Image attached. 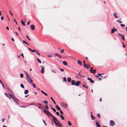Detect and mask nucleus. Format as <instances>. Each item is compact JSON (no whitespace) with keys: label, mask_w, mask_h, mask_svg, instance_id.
<instances>
[{"label":"nucleus","mask_w":127,"mask_h":127,"mask_svg":"<svg viewBox=\"0 0 127 127\" xmlns=\"http://www.w3.org/2000/svg\"><path fill=\"white\" fill-rule=\"evenodd\" d=\"M56 114L58 116H59V113L58 112H56Z\"/></svg>","instance_id":"nucleus-56"},{"label":"nucleus","mask_w":127,"mask_h":127,"mask_svg":"<svg viewBox=\"0 0 127 127\" xmlns=\"http://www.w3.org/2000/svg\"><path fill=\"white\" fill-rule=\"evenodd\" d=\"M64 51V49H62L60 50V52L61 53H63Z\"/></svg>","instance_id":"nucleus-36"},{"label":"nucleus","mask_w":127,"mask_h":127,"mask_svg":"<svg viewBox=\"0 0 127 127\" xmlns=\"http://www.w3.org/2000/svg\"><path fill=\"white\" fill-rule=\"evenodd\" d=\"M51 116H52V118H53V121L54 122V121H57V119L56 118L54 115H51Z\"/></svg>","instance_id":"nucleus-7"},{"label":"nucleus","mask_w":127,"mask_h":127,"mask_svg":"<svg viewBox=\"0 0 127 127\" xmlns=\"http://www.w3.org/2000/svg\"><path fill=\"white\" fill-rule=\"evenodd\" d=\"M30 23V21H29L27 23V25H28Z\"/></svg>","instance_id":"nucleus-62"},{"label":"nucleus","mask_w":127,"mask_h":127,"mask_svg":"<svg viewBox=\"0 0 127 127\" xmlns=\"http://www.w3.org/2000/svg\"><path fill=\"white\" fill-rule=\"evenodd\" d=\"M41 92L46 95L47 96V94L46 93L44 92L42 90H41Z\"/></svg>","instance_id":"nucleus-22"},{"label":"nucleus","mask_w":127,"mask_h":127,"mask_svg":"<svg viewBox=\"0 0 127 127\" xmlns=\"http://www.w3.org/2000/svg\"><path fill=\"white\" fill-rule=\"evenodd\" d=\"M37 61L39 63H41V62L40 60L38 58H37Z\"/></svg>","instance_id":"nucleus-25"},{"label":"nucleus","mask_w":127,"mask_h":127,"mask_svg":"<svg viewBox=\"0 0 127 127\" xmlns=\"http://www.w3.org/2000/svg\"><path fill=\"white\" fill-rule=\"evenodd\" d=\"M22 42H23V43H25V44H26L27 45H29V44H28L27 42H26L24 40H23Z\"/></svg>","instance_id":"nucleus-19"},{"label":"nucleus","mask_w":127,"mask_h":127,"mask_svg":"<svg viewBox=\"0 0 127 127\" xmlns=\"http://www.w3.org/2000/svg\"><path fill=\"white\" fill-rule=\"evenodd\" d=\"M5 120V119H2V122H4V120Z\"/></svg>","instance_id":"nucleus-59"},{"label":"nucleus","mask_w":127,"mask_h":127,"mask_svg":"<svg viewBox=\"0 0 127 127\" xmlns=\"http://www.w3.org/2000/svg\"><path fill=\"white\" fill-rule=\"evenodd\" d=\"M75 83L74 80H71V84L72 85H75Z\"/></svg>","instance_id":"nucleus-13"},{"label":"nucleus","mask_w":127,"mask_h":127,"mask_svg":"<svg viewBox=\"0 0 127 127\" xmlns=\"http://www.w3.org/2000/svg\"><path fill=\"white\" fill-rule=\"evenodd\" d=\"M87 79L89 80L90 81V82L91 83H94L95 82L91 78L88 77L87 78Z\"/></svg>","instance_id":"nucleus-8"},{"label":"nucleus","mask_w":127,"mask_h":127,"mask_svg":"<svg viewBox=\"0 0 127 127\" xmlns=\"http://www.w3.org/2000/svg\"><path fill=\"white\" fill-rule=\"evenodd\" d=\"M62 63L64 65L66 66L67 65V63L66 61H64Z\"/></svg>","instance_id":"nucleus-12"},{"label":"nucleus","mask_w":127,"mask_h":127,"mask_svg":"<svg viewBox=\"0 0 127 127\" xmlns=\"http://www.w3.org/2000/svg\"><path fill=\"white\" fill-rule=\"evenodd\" d=\"M60 116L61 117V118H62V119L64 120V117H63V115H60Z\"/></svg>","instance_id":"nucleus-29"},{"label":"nucleus","mask_w":127,"mask_h":127,"mask_svg":"<svg viewBox=\"0 0 127 127\" xmlns=\"http://www.w3.org/2000/svg\"><path fill=\"white\" fill-rule=\"evenodd\" d=\"M27 79L28 82L30 83H32L33 82L32 80L31 79V77L30 76H27Z\"/></svg>","instance_id":"nucleus-2"},{"label":"nucleus","mask_w":127,"mask_h":127,"mask_svg":"<svg viewBox=\"0 0 127 127\" xmlns=\"http://www.w3.org/2000/svg\"><path fill=\"white\" fill-rule=\"evenodd\" d=\"M60 112L62 114H63V111L62 110H60Z\"/></svg>","instance_id":"nucleus-54"},{"label":"nucleus","mask_w":127,"mask_h":127,"mask_svg":"<svg viewBox=\"0 0 127 127\" xmlns=\"http://www.w3.org/2000/svg\"><path fill=\"white\" fill-rule=\"evenodd\" d=\"M67 80L68 82H70L72 80L71 78L70 77H68L67 79Z\"/></svg>","instance_id":"nucleus-16"},{"label":"nucleus","mask_w":127,"mask_h":127,"mask_svg":"<svg viewBox=\"0 0 127 127\" xmlns=\"http://www.w3.org/2000/svg\"><path fill=\"white\" fill-rule=\"evenodd\" d=\"M97 127H101L100 125L97 122L96 123Z\"/></svg>","instance_id":"nucleus-20"},{"label":"nucleus","mask_w":127,"mask_h":127,"mask_svg":"<svg viewBox=\"0 0 127 127\" xmlns=\"http://www.w3.org/2000/svg\"><path fill=\"white\" fill-rule=\"evenodd\" d=\"M4 94L7 97L9 98L10 99V97H12V95L11 94H7L4 93Z\"/></svg>","instance_id":"nucleus-4"},{"label":"nucleus","mask_w":127,"mask_h":127,"mask_svg":"<svg viewBox=\"0 0 127 127\" xmlns=\"http://www.w3.org/2000/svg\"><path fill=\"white\" fill-rule=\"evenodd\" d=\"M14 101L17 104H19V103L16 100H15Z\"/></svg>","instance_id":"nucleus-48"},{"label":"nucleus","mask_w":127,"mask_h":127,"mask_svg":"<svg viewBox=\"0 0 127 127\" xmlns=\"http://www.w3.org/2000/svg\"><path fill=\"white\" fill-rule=\"evenodd\" d=\"M50 98H51V99H52V100L53 101V102H54V103L55 104H56V103L55 102V101L53 99V98L52 97H50Z\"/></svg>","instance_id":"nucleus-27"},{"label":"nucleus","mask_w":127,"mask_h":127,"mask_svg":"<svg viewBox=\"0 0 127 127\" xmlns=\"http://www.w3.org/2000/svg\"><path fill=\"white\" fill-rule=\"evenodd\" d=\"M90 71L91 73L94 74L96 72V70L95 69H94L92 67L90 68Z\"/></svg>","instance_id":"nucleus-3"},{"label":"nucleus","mask_w":127,"mask_h":127,"mask_svg":"<svg viewBox=\"0 0 127 127\" xmlns=\"http://www.w3.org/2000/svg\"><path fill=\"white\" fill-rule=\"evenodd\" d=\"M68 125H69V126H71L72 125L71 123V122L69 121H68Z\"/></svg>","instance_id":"nucleus-32"},{"label":"nucleus","mask_w":127,"mask_h":127,"mask_svg":"<svg viewBox=\"0 0 127 127\" xmlns=\"http://www.w3.org/2000/svg\"><path fill=\"white\" fill-rule=\"evenodd\" d=\"M20 76L21 78H23V74H20Z\"/></svg>","instance_id":"nucleus-43"},{"label":"nucleus","mask_w":127,"mask_h":127,"mask_svg":"<svg viewBox=\"0 0 127 127\" xmlns=\"http://www.w3.org/2000/svg\"><path fill=\"white\" fill-rule=\"evenodd\" d=\"M43 120V122H44V124L45 125V126H46V123L45 122V121L43 120Z\"/></svg>","instance_id":"nucleus-55"},{"label":"nucleus","mask_w":127,"mask_h":127,"mask_svg":"<svg viewBox=\"0 0 127 127\" xmlns=\"http://www.w3.org/2000/svg\"><path fill=\"white\" fill-rule=\"evenodd\" d=\"M54 123L55 124L57 125L58 126V124L56 122V121H54Z\"/></svg>","instance_id":"nucleus-47"},{"label":"nucleus","mask_w":127,"mask_h":127,"mask_svg":"<svg viewBox=\"0 0 127 127\" xmlns=\"http://www.w3.org/2000/svg\"><path fill=\"white\" fill-rule=\"evenodd\" d=\"M115 31H116H116H118L117 30V29H115V28H114V30Z\"/></svg>","instance_id":"nucleus-63"},{"label":"nucleus","mask_w":127,"mask_h":127,"mask_svg":"<svg viewBox=\"0 0 127 127\" xmlns=\"http://www.w3.org/2000/svg\"><path fill=\"white\" fill-rule=\"evenodd\" d=\"M84 66L86 68L88 69H89L90 67V65L88 64H85Z\"/></svg>","instance_id":"nucleus-9"},{"label":"nucleus","mask_w":127,"mask_h":127,"mask_svg":"<svg viewBox=\"0 0 127 127\" xmlns=\"http://www.w3.org/2000/svg\"><path fill=\"white\" fill-rule=\"evenodd\" d=\"M120 26L121 27H124L125 26V25L124 24H121L120 25Z\"/></svg>","instance_id":"nucleus-46"},{"label":"nucleus","mask_w":127,"mask_h":127,"mask_svg":"<svg viewBox=\"0 0 127 127\" xmlns=\"http://www.w3.org/2000/svg\"><path fill=\"white\" fill-rule=\"evenodd\" d=\"M57 122L59 124H58V125L57 126H59L60 127H61V125L60 124L59 122L58 121H57Z\"/></svg>","instance_id":"nucleus-45"},{"label":"nucleus","mask_w":127,"mask_h":127,"mask_svg":"<svg viewBox=\"0 0 127 127\" xmlns=\"http://www.w3.org/2000/svg\"><path fill=\"white\" fill-rule=\"evenodd\" d=\"M55 55L59 57L61 59L62 58L61 56L58 53H56L55 54Z\"/></svg>","instance_id":"nucleus-10"},{"label":"nucleus","mask_w":127,"mask_h":127,"mask_svg":"<svg viewBox=\"0 0 127 127\" xmlns=\"http://www.w3.org/2000/svg\"><path fill=\"white\" fill-rule=\"evenodd\" d=\"M21 24L23 25L24 26H25V23L23 22V20H21Z\"/></svg>","instance_id":"nucleus-28"},{"label":"nucleus","mask_w":127,"mask_h":127,"mask_svg":"<svg viewBox=\"0 0 127 127\" xmlns=\"http://www.w3.org/2000/svg\"><path fill=\"white\" fill-rule=\"evenodd\" d=\"M78 75L80 76H82L83 77H84V76H83L82 75L80 74V73H79L78 74Z\"/></svg>","instance_id":"nucleus-41"},{"label":"nucleus","mask_w":127,"mask_h":127,"mask_svg":"<svg viewBox=\"0 0 127 127\" xmlns=\"http://www.w3.org/2000/svg\"><path fill=\"white\" fill-rule=\"evenodd\" d=\"M117 22H119V23L121 24L122 23V21H120V20H117Z\"/></svg>","instance_id":"nucleus-40"},{"label":"nucleus","mask_w":127,"mask_h":127,"mask_svg":"<svg viewBox=\"0 0 127 127\" xmlns=\"http://www.w3.org/2000/svg\"><path fill=\"white\" fill-rule=\"evenodd\" d=\"M6 29L7 30H9V28L8 27V26H7V27H6Z\"/></svg>","instance_id":"nucleus-64"},{"label":"nucleus","mask_w":127,"mask_h":127,"mask_svg":"<svg viewBox=\"0 0 127 127\" xmlns=\"http://www.w3.org/2000/svg\"><path fill=\"white\" fill-rule=\"evenodd\" d=\"M20 86L22 88H24V86L22 84H21L20 85Z\"/></svg>","instance_id":"nucleus-31"},{"label":"nucleus","mask_w":127,"mask_h":127,"mask_svg":"<svg viewBox=\"0 0 127 127\" xmlns=\"http://www.w3.org/2000/svg\"><path fill=\"white\" fill-rule=\"evenodd\" d=\"M44 103L47 104L48 103V102L44 100L43 101Z\"/></svg>","instance_id":"nucleus-44"},{"label":"nucleus","mask_w":127,"mask_h":127,"mask_svg":"<svg viewBox=\"0 0 127 127\" xmlns=\"http://www.w3.org/2000/svg\"><path fill=\"white\" fill-rule=\"evenodd\" d=\"M91 117L92 120H93L95 119V118L94 117L93 114H91Z\"/></svg>","instance_id":"nucleus-24"},{"label":"nucleus","mask_w":127,"mask_h":127,"mask_svg":"<svg viewBox=\"0 0 127 127\" xmlns=\"http://www.w3.org/2000/svg\"><path fill=\"white\" fill-rule=\"evenodd\" d=\"M3 17L2 16L1 17V20H3Z\"/></svg>","instance_id":"nucleus-52"},{"label":"nucleus","mask_w":127,"mask_h":127,"mask_svg":"<svg viewBox=\"0 0 127 127\" xmlns=\"http://www.w3.org/2000/svg\"><path fill=\"white\" fill-rule=\"evenodd\" d=\"M63 79L64 81H66V82H67L66 79V78L65 77H64L63 78Z\"/></svg>","instance_id":"nucleus-39"},{"label":"nucleus","mask_w":127,"mask_h":127,"mask_svg":"<svg viewBox=\"0 0 127 127\" xmlns=\"http://www.w3.org/2000/svg\"><path fill=\"white\" fill-rule=\"evenodd\" d=\"M35 51H36V50H34V49L32 50L31 51V52H35Z\"/></svg>","instance_id":"nucleus-53"},{"label":"nucleus","mask_w":127,"mask_h":127,"mask_svg":"<svg viewBox=\"0 0 127 127\" xmlns=\"http://www.w3.org/2000/svg\"><path fill=\"white\" fill-rule=\"evenodd\" d=\"M97 117H98L99 118H100V114L98 113L97 114Z\"/></svg>","instance_id":"nucleus-34"},{"label":"nucleus","mask_w":127,"mask_h":127,"mask_svg":"<svg viewBox=\"0 0 127 127\" xmlns=\"http://www.w3.org/2000/svg\"><path fill=\"white\" fill-rule=\"evenodd\" d=\"M117 13H114L113 14V15H114V16L115 17V18H117V17L116 16V15H117Z\"/></svg>","instance_id":"nucleus-33"},{"label":"nucleus","mask_w":127,"mask_h":127,"mask_svg":"<svg viewBox=\"0 0 127 127\" xmlns=\"http://www.w3.org/2000/svg\"><path fill=\"white\" fill-rule=\"evenodd\" d=\"M81 82L79 81H77L75 83V85L76 86H78L81 84Z\"/></svg>","instance_id":"nucleus-5"},{"label":"nucleus","mask_w":127,"mask_h":127,"mask_svg":"<svg viewBox=\"0 0 127 127\" xmlns=\"http://www.w3.org/2000/svg\"><path fill=\"white\" fill-rule=\"evenodd\" d=\"M83 63L84 64V65L85 64H85V62L84 61H83Z\"/></svg>","instance_id":"nucleus-60"},{"label":"nucleus","mask_w":127,"mask_h":127,"mask_svg":"<svg viewBox=\"0 0 127 127\" xmlns=\"http://www.w3.org/2000/svg\"><path fill=\"white\" fill-rule=\"evenodd\" d=\"M33 85V87L34 88H36V86L35 84H34V83H31Z\"/></svg>","instance_id":"nucleus-38"},{"label":"nucleus","mask_w":127,"mask_h":127,"mask_svg":"<svg viewBox=\"0 0 127 127\" xmlns=\"http://www.w3.org/2000/svg\"><path fill=\"white\" fill-rule=\"evenodd\" d=\"M9 11V12H10V14H11V15L12 16H13V14H12V13H11V11L10 10Z\"/></svg>","instance_id":"nucleus-57"},{"label":"nucleus","mask_w":127,"mask_h":127,"mask_svg":"<svg viewBox=\"0 0 127 127\" xmlns=\"http://www.w3.org/2000/svg\"><path fill=\"white\" fill-rule=\"evenodd\" d=\"M35 52L36 53L37 55H40V54L38 52V51H37L36 50Z\"/></svg>","instance_id":"nucleus-35"},{"label":"nucleus","mask_w":127,"mask_h":127,"mask_svg":"<svg viewBox=\"0 0 127 127\" xmlns=\"http://www.w3.org/2000/svg\"><path fill=\"white\" fill-rule=\"evenodd\" d=\"M121 36H122L121 38H122V39L123 41L125 40V38L124 35L123 34Z\"/></svg>","instance_id":"nucleus-18"},{"label":"nucleus","mask_w":127,"mask_h":127,"mask_svg":"<svg viewBox=\"0 0 127 127\" xmlns=\"http://www.w3.org/2000/svg\"><path fill=\"white\" fill-rule=\"evenodd\" d=\"M20 56H22L23 57V58H24V56L23 55V53H22L21 55H20Z\"/></svg>","instance_id":"nucleus-58"},{"label":"nucleus","mask_w":127,"mask_h":127,"mask_svg":"<svg viewBox=\"0 0 127 127\" xmlns=\"http://www.w3.org/2000/svg\"><path fill=\"white\" fill-rule=\"evenodd\" d=\"M43 111L48 116L50 117L49 115H50L51 116V115H52V114L51 113L48 111L46 110L45 109H44L43 110Z\"/></svg>","instance_id":"nucleus-1"},{"label":"nucleus","mask_w":127,"mask_h":127,"mask_svg":"<svg viewBox=\"0 0 127 127\" xmlns=\"http://www.w3.org/2000/svg\"><path fill=\"white\" fill-rule=\"evenodd\" d=\"M44 67H42L41 69V72L43 73L44 72Z\"/></svg>","instance_id":"nucleus-15"},{"label":"nucleus","mask_w":127,"mask_h":127,"mask_svg":"<svg viewBox=\"0 0 127 127\" xmlns=\"http://www.w3.org/2000/svg\"><path fill=\"white\" fill-rule=\"evenodd\" d=\"M56 107L58 110H60L61 109L57 105H56Z\"/></svg>","instance_id":"nucleus-14"},{"label":"nucleus","mask_w":127,"mask_h":127,"mask_svg":"<svg viewBox=\"0 0 127 127\" xmlns=\"http://www.w3.org/2000/svg\"><path fill=\"white\" fill-rule=\"evenodd\" d=\"M114 30V28H113V29H112L111 30V33H114L115 32V31Z\"/></svg>","instance_id":"nucleus-26"},{"label":"nucleus","mask_w":127,"mask_h":127,"mask_svg":"<svg viewBox=\"0 0 127 127\" xmlns=\"http://www.w3.org/2000/svg\"><path fill=\"white\" fill-rule=\"evenodd\" d=\"M44 108H46L47 109H49V107L47 105H46L44 107Z\"/></svg>","instance_id":"nucleus-30"},{"label":"nucleus","mask_w":127,"mask_h":127,"mask_svg":"<svg viewBox=\"0 0 127 127\" xmlns=\"http://www.w3.org/2000/svg\"><path fill=\"white\" fill-rule=\"evenodd\" d=\"M26 36L28 38V39L29 40H30L31 39H30L28 36L27 35H26Z\"/></svg>","instance_id":"nucleus-50"},{"label":"nucleus","mask_w":127,"mask_h":127,"mask_svg":"<svg viewBox=\"0 0 127 127\" xmlns=\"http://www.w3.org/2000/svg\"><path fill=\"white\" fill-rule=\"evenodd\" d=\"M13 19L14 20L15 22L16 23V24L17 25L18 24H17V22H16V20L15 19V18H14Z\"/></svg>","instance_id":"nucleus-51"},{"label":"nucleus","mask_w":127,"mask_h":127,"mask_svg":"<svg viewBox=\"0 0 127 127\" xmlns=\"http://www.w3.org/2000/svg\"><path fill=\"white\" fill-rule=\"evenodd\" d=\"M59 69L62 72H63L64 71V69L62 68H61L58 67Z\"/></svg>","instance_id":"nucleus-37"},{"label":"nucleus","mask_w":127,"mask_h":127,"mask_svg":"<svg viewBox=\"0 0 127 127\" xmlns=\"http://www.w3.org/2000/svg\"><path fill=\"white\" fill-rule=\"evenodd\" d=\"M24 72H25V75H26V77H27V76H29V75L28 74V73L26 71H24Z\"/></svg>","instance_id":"nucleus-23"},{"label":"nucleus","mask_w":127,"mask_h":127,"mask_svg":"<svg viewBox=\"0 0 127 127\" xmlns=\"http://www.w3.org/2000/svg\"><path fill=\"white\" fill-rule=\"evenodd\" d=\"M30 27L32 30H33L34 29V26L33 25H31Z\"/></svg>","instance_id":"nucleus-11"},{"label":"nucleus","mask_w":127,"mask_h":127,"mask_svg":"<svg viewBox=\"0 0 127 127\" xmlns=\"http://www.w3.org/2000/svg\"><path fill=\"white\" fill-rule=\"evenodd\" d=\"M29 91L28 90H27L24 91V93L25 94H27L28 92Z\"/></svg>","instance_id":"nucleus-21"},{"label":"nucleus","mask_w":127,"mask_h":127,"mask_svg":"<svg viewBox=\"0 0 127 127\" xmlns=\"http://www.w3.org/2000/svg\"><path fill=\"white\" fill-rule=\"evenodd\" d=\"M110 125L111 126H113L115 124L114 121L112 120H110Z\"/></svg>","instance_id":"nucleus-6"},{"label":"nucleus","mask_w":127,"mask_h":127,"mask_svg":"<svg viewBox=\"0 0 127 127\" xmlns=\"http://www.w3.org/2000/svg\"><path fill=\"white\" fill-rule=\"evenodd\" d=\"M78 64L80 65H81L82 64V63L81 62L80 60H78L77 61Z\"/></svg>","instance_id":"nucleus-17"},{"label":"nucleus","mask_w":127,"mask_h":127,"mask_svg":"<svg viewBox=\"0 0 127 127\" xmlns=\"http://www.w3.org/2000/svg\"><path fill=\"white\" fill-rule=\"evenodd\" d=\"M83 87H85L87 89H88V87H87V86H85V85H83Z\"/></svg>","instance_id":"nucleus-49"},{"label":"nucleus","mask_w":127,"mask_h":127,"mask_svg":"<svg viewBox=\"0 0 127 127\" xmlns=\"http://www.w3.org/2000/svg\"><path fill=\"white\" fill-rule=\"evenodd\" d=\"M6 87L10 91H11V90H10V88L9 87Z\"/></svg>","instance_id":"nucleus-61"},{"label":"nucleus","mask_w":127,"mask_h":127,"mask_svg":"<svg viewBox=\"0 0 127 127\" xmlns=\"http://www.w3.org/2000/svg\"><path fill=\"white\" fill-rule=\"evenodd\" d=\"M51 109H52V110H53V111H54V112H56V110L55 109L51 107Z\"/></svg>","instance_id":"nucleus-42"}]
</instances>
